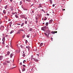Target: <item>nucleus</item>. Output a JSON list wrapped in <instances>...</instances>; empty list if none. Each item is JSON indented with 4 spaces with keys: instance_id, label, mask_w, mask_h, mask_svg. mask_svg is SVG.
<instances>
[{
    "instance_id": "obj_42",
    "label": "nucleus",
    "mask_w": 73,
    "mask_h": 73,
    "mask_svg": "<svg viewBox=\"0 0 73 73\" xmlns=\"http://www.w3.org/2000/svg\"><path fill=\"white\" fill-rule=\"evenodd\" d=\"M9 24H10L11 25H12V22H10Z\"/></svg>"
},
{
    "instance_id": "obj_44",
    "label": "nucleus",
    "mask_w": 73,
    "mask_h": 73,
    "mask_svg": "<svg viewBox=\"0 0 73 73\" xmlns=\"http://www.w3.org/2000/svg\"><path fill=\"white\" fill-rule=\"evenodd\" d=\"M20 65H22V62H21V63H20Z\"/></svg>"
},
{
    "instance_id": "obj_10",
    "label": "nucleus",
    "mask_w": 73,
    "mask_h": 73,
    "mask_svg": "<svg viewBox=\"0 0 73 73\" xmlns=\"http://www.w3.org/2000/svg\"><path fill=\"white\" fill-rule=\"evenodd\" d=\"M21 18H23L25 17V16L24 15H21Z\"/></svg>"
},
{
    "instance_id": "obj_3",
    "label": "nucleus",
    "mask_w": 73,
    "mask_h": 73,
    "mask_svg": "<svg viewBox=\"0 0 73 73\" xmlns=\"http://www.w3.org/2000/svg\"><path fill=\"white\" fill-rule=\"evenodd\" d=\"M21 31H24V29H20L18 30L19 32H20Z\"/></svg>"
},
{
    "instance_id": "obj_19",
    "label": "nucleus",
    "mask_w": 73,
    "mask_h": 73,
    "mask_svg": "<svg viewBox=\"0 0 73 73\" xmlns=\"http://www.w3.org/2000/svg\"><path fill=\"white\" fill-rule=\"evenodd\" d=\"M22 3V1H20L19 3L20 5H21Z\"/></svg>"
},
{
    "instance_id": "obj_39",
    "label": "nucleus",
    "mask_w": 73,
    "mask_h": 73,
    "mask_svg": "<svg viewBox=\"0 0 73 73\" xmlns=\"http://www.w3.org/2000/svg\"><path fill=\"white\" fill-rule=\"evenodd\" d=\"M23 2L25 3V0H23Z\"/></svg>"
},
{
    "instance_id": "obj_36",
    "label": "nucleus",
    "mask_w": 73,
    "mask_h": 73,
    "mask_svg": "<svg viewBox=\"0 0 73 73\" xmlns=\"http://www.w3.org/2000/svg\"><path fill=\"white\" fill-rule=\"evenodd\" d=\"M17 25H21V24H20V23H17Z\"/></svg>"
},
{
    "instance_id": "obj_35",
    "label": "nucleus",
    "mask_w": 73,
    "mask_h": 73,
    "mask_svg": "<svg viewBox=\"0 0 73 73\" xmlns=\"http://www.w3.org/2000/svg\"><path fill=\"white\" fill-rule=\"evenodd\" d=\"M12 14H13V15H15V13H14V12H13V13H12Z\"/></svg>"
},
{
    "instance_id": "obj_53",
    "label": "nucleus",
    "mask_w": 73,
    "mask_h": 73,
    "mask_svg": "<svg viewBox=\"0 0 73 73\" xmlns=\"http://www.w3.org/2000/svg\"><path fill=\"white\" fill-rule=\"evenodd\" d=\"M10 1L11 2H12L13 1V0H10Z\"/></svg>"
},
{
    "instance_id": "obj_57",
    "label": "nucleus",
    "mask_w": 73,
    "mask_h": 73,
    "mask_svg": "<svg viewBox=\"0 0 73 73\" xmlns=\"http://www.w3.org/2000/svg\"><path fill=\"white\" fill-rule=\"evenodd\" d=\"M32 12H33V13H34V11H32Z\"/></svg>"
},
{
    "instance_id": "obj_51",
    "label": "nucleus",
    "mask_w": 73,
    "mask_h": 73,
    "mask_svg": "<svg viewBox=\"0 0 73 73\" xmlns=\"http://www.w3.org/2000/svg\"><path fill=\"white\" fill-rule=\"evenodd\" d=\"M55 6V5H52L53 7H54Z\"/></svg>"
},
{
    "instance_id": "obj_60",
    "label": "nucleus",
    "mask_w": 73,
    "mask_h": 73,
    "mask_svg": "<svg viewBox=\"0 0 73 73\" xmlns=\"http://www.w3.org/2000/svg\"><path fill=\"white\" fill-rule=\"evenodd\" d=\"M17 47H19V46H18V44H17Z\"/></svg>"
},
{
    "instance_id": "obj_63",
    "label": "nucleus",
    "mask_w": 73,
    "mask_h": 73,
    "mask_svg": "<svg viewBox=\"0 0 73 73\" xmlns=\"http://www.w3.org/2000/svg\"><path fill=\"white\" fill-rule=\"evenodd\" d=\"M1 65V63H0V66Z\"/></svg>"
},
{
    "instance_id": "obj_15",
    "label": "nucleus",
    "mask_w": 73,
    "mask_h": 73,
    "mask_svg": "<svg viewBox=\"0 0 73 73\" xmlns=\"http://www.w3.org/2000/svg\"><path fill=\"white\" fill-rule=\"evenodd\" d=\"M34 60H35V61H36V62H38V60H37V59H36L35 58H34Z\"/></svg>"
},
{
    "instance_id": "obj_27",
    "label": "nucleus",
    "mask_w": 73,
    "mask_h": 73,
    "mask_svg": "<svg viewBox=\"0 0 73 73\" xmlns=\"http://www.w3.org/2000/svg\"><path fill=\"white\" fill-rule=\"evenodd\" d=\"M8 6L7 5H6V6H5V9H7V7Z\"/></svg>"
},
{
    "instance_id": "obj_12",
    "label": "nucleus",
    "mask_w": 73,
    "mask_h": 73,
    "mask_svg": "<svg viewBox=\"0 0 73 73\" xmlns=\"http://www.w3.org/2000/svg\"><path fill=\"white\" fill-rule=\"evenodd\" d=\"M26 48L28 49V50L29 51V48H30V47L28 46L26 47Z\"/></svg>"
},
{
    "instance_id": "obj_22",
    "label": "nucleus",
    "mask_w": 73,
    "mask_h": 73,
    "mask_svg": "<svg viewBox=\"0 0 73 73\" xmlns=\"http://www.w3.org/2000/svg\"><path fill=\"white\" fill-rule=\"evenodd\" d=\"M10 52H9V51H8L7 52V54H8L9 55V54H10Z\"/></svg>"
},
{
    "instance_id": "obj_29",
    "label": "nucleus",
    "mask_w": 73,
    "mask_h": 73,
    "mask_svg": "<svg viewBox=\"0 0 73 73\" xmlns=\"http://www.w3.org/2000/svg\"><path fill=\"white\" fill-rule=\"evenodd\" d=\"M33 55H32V56H31V59L32 60L33 59Z\"/></svg>"
},
{
    "instance_id": "obj_46",
    "label": "nucleus",
    "mask_w": 73,
    "mask_h": 73,
    "mask_svg": "<svg viewBox=\"0 0 73 73\" xmlns=\"http://www.w3.org/2000/svg\"><path fill=\"white\" fill-rule=\"evenodd\" d=\"M51 38V40L52 41L53 38L52 37Z\"/></svg>"
},
{
    "instance_id": "obj_41",
    "label": "nucleus",
    "mask_w": 73,
    "mask_h": 73,
    "mask_svg": "<svg viewBox=\"0 0 73 73\" xmlns=\"http://www.w3.org/2000/svg\"><path fill=\"white\" fill-rule=\"evenodd\" d=\"M44 20V21L46 20H47V19L46 18H45Z\"/></svg>"
},
{
    "instance_id": "obj_21",
    "label": "nucleus",
    "mask_w": 73,
    "mask_h": 73,
    "mask_svg": "<svg viewBox=\"0 0 73 73\" xmlns=\"http://www.w3.org/2000/svg\"><path fill=\"white\" fill-rule=\"evenodd\" d=\"M50 4H52V0H50Z\"/></svg>"
},
{
    "instance_id": "obj_9",
    "label": "nucleus",
    "mask_w": 73,
    "mask_h": 73,
    "mask_svg": "<svg viewBox=\"0 0 73 73\" xmlns=\"http://www.w3.org/2000/svg\"><path fill=\"white\" fill-rule=\"evenodd\" d=\"M52 21H53V20L52 19H51L50 21H49V24H50V23H52Z\"/></svg>"
},
{
    "instance_id": "obj_45",
    "label": "nucleus",
    "mask_w": 73,
    "mask_h": 73,
    "mask_svg": "<svg viewBox=\"0 0 73 73\" xmlns=\"http://www.w3.org/2000/svg\"><path fill=\"white\" fill-rule=\"evenodd\" d=\"M46 15H48V16H49L50 15H49V14L47 13V14H46Z\"/></svg>"
},
{
    "instance_id": "obj_16",
    "label": "nucleus",
    "mask_w": 73,
    "mask_h": 73,
    "mask_svg": "<svg viewBox=\"0 0 73 73\" xmlns=\"http://www.w3.org/2000/svg\"><path fill=\"white\" fill-rule=\"evenodd\" d=\"M24 23H22L21 24V27H22L23 26H24Z\"/></svg>"
},
{
    "instance_id": "obj_54",
    "label": "nucleus",
    "mask_w": 73,
    "mask_h": 73,
    "mask_svg": "<svg viewBox=\"0 0 73 73\" xmlns=\"http://www.w3.org/2000/svg\"><path fill=\"white\" fill-rule=\"evenodd\" d=\"M8 36V35H6L5 36V37H7Z\"/></svg>"
},
{
    "instance_id": "obj_43",
    "label": "nucleus",
    "mask_w": 73,
    "mask_h": 73,
    "mask_svg": "<svg viewBox=\"0 0 73 73\" xmlns=\"http://www.w3.org/2000/svg\"><path fill=\"white\" fill-rule=\"evenodd\" d=\"M25 20H27V17H25Z\"/></svg>"
},
{
    "instance_id": "obj_13",
    "label": "nucleus",
    "mask_w": 73,
    "mask_h": 73,
    "mask_svg": "<svg viewBox=\"0 0 73 73\" xmlns=\"http://www.w3.org/2000/svg\"><path fill=\"white\" fill-rule=\"evenodd\" d=\"M14 54L13 53H12L11 54V55H10V57L11 58L12 57V56H13Z\"/></svg>"
},
{
    "instance_id": "obj_49",
    "label": "nucleus",
    "mask_w": 73,
    "mask_h": 73,
    "mask_svg": "<svg viewBox=\"0 0 73 73\" xmlns=\"http://www.w3.org/2000/svg\"><path fill=\"white\" fill-rule=\"evenodd\" d=\"M55 33H57V31H54Z\"/></svg>"
},
{
    "instance_id": "obj_40",
    "label": "nucleus",
    "mask_w": 73,
    "mask_h": 73,
    "mask_svg": "<svg viewBox=\"0 0 73 73\" xmlns=\"http://www.w3.org/2000/svg\"><path fill=\"white\" fill-rule=\"evenodd\" d=\"M25 42H26V43H27V40H25Z\"/></svg>"
},
{
    "instance_id": "obj_6",
    "label": "nucleus",
    "mask_w": 73,
    "mask_h": 73,
    "mask_svg": "<svg viewBox=\"0 0 73 73\" xmlns=\"http://www.w3.org/2000/svg\"><path fill=\"white\" fill-rule=\"evenodd\" d=\"M3 58V56H0V60H1Z\"/></svg>"
},
{
    "instance_id": "obj_7",
    "label": "nucleus",
    "mask_w": 73,
    "mask_h": 73,
    "mask_svg": "<svg viewBox=\"0 0 73 73\" xmlns=\"http://www.w3.org/2000/svg\"><path fill=\"white\" fill-rule=\"evenodd\" d=\"M6 13H7L6 11L5 10H4L3 11V13L4 14H6Z\"/></svg>"
},
{
    "instance_id": "obj_56",
    "label": "nucleus",
    "mask_w": 73,
    "mask_h": 73,
    "mask_svg": "<svg viewBox=\"0 0 73 73\" xmlns=\"http://www.w3.org/2000/svg\"><path fill=\"white\" fill-rule=\"evenodd\" d=\"M20 46L21 47V48H22L23 46H22V45H21V46Z\"/></svg>"
},
{
    "instance_id": "obj_11",
    "label": "nucleus",
    "mask_w": 73,
    "mask_h": 73,
    "mask_svg": "<svg viewBox=\"0 0 73 73\" xmlns=\"http://www.w3.org/2000/svg\"><path fill=\"white\" fill-rule=\"evenodd\" d=\"M14 30H13L12 31H11V32H10V34H11L12 33H14Z\"/></svg>"
},
{
    "instance_id": "obj_64",
    "label": "nucleus",
    "mask_w": 73,
    "mask_h": 73,
    "mask_svg": "<svg viewBox=\"0 0 73 73\" xmlns=\"http://www.w3.org/2000/svg\"><path fill=\"white\" fill-rule=\"evenodd\" d=\"M0 21H1V19H0Z\"/></svg>"
},
{
    "instance_id": "obj_61",
    "label": "nucleus",
    "mask_w": 73,
    "mask_h": 73,
    "mask_svg": "<svg viewBox=\"0 0 73 73\" xmlns=\"http://www.w3.org/2000/svg\"><path fill=\"white\" fill-rule=\"evenodd\" d=\"M63 11H65V9H63Z\"/></svg>"
},
{
    "instance_id": "obj_58",
    "label": "nucleus",
    "mask_w": 73,
    "mask_h": 73,
    "mask_svg": "<svg viewBox=\"0 0 73 73\" xmlns=\"http://www.w3.org/2000/svg\"><path fill=\"white\" fill-rule=\"evenodd\" d=\"M11 21V19H9V20H8V21Z\"/></svg>"
},
{
    "instance_id": "obj_23",
    "label": "nucleus",
    "mask_w": 73,
    "mask_h": 73,
    "mask_svg": "<svg viewBox=\"0 0 73 73\" xmlns=\"http://www.w3.org/2000/svg\"><path fill=\"white\" fill-rule=\"evenodd\" d=\"M48 23H46V26H48Z\"/></svg>"
},
{
    "instance_id": "obj_34",
    "label": "nucleus",
    "mask_w": 73,
    "mask_h": 73,
    "mask_svg": "<svg viewBox=\"0 0 73 73\" xmlns=\"http://www.w3.org/2000/svg\"><path fill=\"white\" fill-rule=\"evenodd\" d=\"M36 20H37L38 19V17L37 16H36Z\"/></svg>"
},
{
    "instance_id": "obj_17",
    "label": "nucleus",
    "mask_w": 73,
    "mask_h": 73,
    "mask_svg": "<svg viewBox=\"0 0 73 73\" xmlns=\"http://www.w3.org/2000/svg\"><path fill=\"white\" fill-rule=\"evenodd\" d=\"M51 33L52 34H54L55 33V31H52L51 32Z\"/></svg>"
},
{
    "instance_id": "obj_33",
    "label": "nucleus",
    "mask_w": 73,
    "mask_h": 73,
    "mask_svg": "<svg viewBox=\"0 0 73 73\" xmlns=\"http://www.w3.org/2000/svg\"><path fill=\"white\" fill-rule=\"evenodd\" d=\"M26 62L25 60H24L23 61V63L24 64H25V62Z\"/></svg>"
},
{
    "instance_id": "obj_55",
    "label": "nucleus",
    "mask_w": 73,
    "mask_h": 73,
    "mask_svg": "<svg viewBox=\"0 0 73 73\" xmlns=\"http://www.w3.org/2000/svg\"><path fill=\"white\" fill-rule=\"evenodd\" d=\"M4 42H2V43L3 44H4Z\"/></svg>"
},
{
    "instance_id": "obj_52",
    "label": "nucleus",
    "mask_w": 73,
    "mask_h": 73,
    "mask_svg": "<svg viewBox=\"0 0 73 73\" xmlns=\"http://www.w3.org/2000/svg\"><path fill=\"white\" fill-rule=\"evenodd\" d=\"M41 10H42V11L44 12V10L43 9H42Z\"/></svg>"
},
{
    "instance_id": "obj_28",
    "label": "nucleus",
    "mask_w": 73,
    "mask_h": 73,
    "mask_svg": "<svg viewBox=\"0 0 73 73\" xmlns=\"http://www.w3.org/2000/svg\"><path fill=\"white\" fill-rule=\"evenodd\" d=\"M7 62L8 63H10V62L9 61H7Z\"/></svg>"
},
{
    "instance_id": "obj_30",
    "label": "nucleus",
    "mask_w": 73,
    "mask_h": 73,
    "mask_svg": "<svg viewBox=\"0 0 73 73\" xmlns=\"http://www.w3.org/2000/svg\"><path fill=\"white\" fill-rule=\"evenodd\" d=\"M25 24H27V21H26L25 22Z\"/></svg>"
},
{
    "instance_id": "obj_32",
    "label": "nucleus",
    "mask_w": 73,
    "mask_h": 73,
    "mask_svg": "<svg viewBox=\"0 0 73 73\" xmlns=\"http://www.w3.org/2000/svg\"><path fill=\"white\" fill-rule=\"evenodd\" d=\"M17 34H20V32L19 31L17 33Z\"/></svg>"
},
{
    "instance_id": "obj_47",
    "label": "nucleus",
    "mask_w": 73,
    "mask_h": 73,
    "mask_svg": "<svg viewBox=\"0 0 73 73\" xmlns=\"http://www.w3.org/2000/svg\"><path fill=\"white\" fill-rule=\"evenodd\" d=\"M23 66L24 67H25V65H23Z\"/></svg>"
},
{
    "instance_id": "obj_31",
    "label": "nucleus",
    "mask_w": 73,
    "mask_h": 73,
    "mask_svg": "<svg viewBox=\"0 0 73 73\" xmlns=\"http://www.w3.org/2000/svg\"><path fill=\"white\" fill-rule=\"evenodd\" d=\"M15 17H16V18H18V16H17V15H15Z\"/></svg>"
},
{
    "instance_id": "obj_37",
    "label": "nucleus",
    "mask_w": 73,
    "mask_h": 73,
    "mask_svg": "<svg viewBox=\"0 0 73 73\" xmlns=\"http://www.w3.org/2000/svg\"><path fill=\"white\" fill-rule=\"evenodd\" d=\"M27 38H28L29 37V35H27Z\"/></svg>"
},
{
    "instance_id": "obj_59",
    "label": "nucleus",
    "mask_w": 73,
    "mask_h": 73,
    "mask_svg": "<svg viewBox=\"0 0 73 73\" xmlns=\"http://www.w3.org/2000/svg\"><path fill=\"white\" fill-rule=\"evenodd\" d=\"M37 55H38H38H39L38 54H37Z\"/></svg>"
},
{
    "instance_id": "obj_25",
    "label": "nucleus",
    "mask_w": 73,
    "mask_h": 73,
    "mask_svg": "<svg viewBox=\"0 0 73 73\" xmlns=\"http://www.w3.org/2000/svg\"><path fill=\"white\" fill-rule=\"evenodd\" d=\"M32 30H33V29L32 28H31L30 29V30H29L30 31H32Z\"/></svg>"
},
{
    "instance_id": "obj_48",
    "label": "nucleus",
    "mask_w": 73,
    "mask_h": 73,
    "mask_svg": "<svg viewBox=\"0 0 73 73\" xmlns=\"http://www.w3.org/2000/svg\"><path fill=\"white\" fill-rule=\"evenodd\" d=\"M41 5H40V6H38V8H40V7H41Z\"/></svg>"
},
{
    "instance_id": "obj_5",
    "label": "nucleus",
    "mask_w": 73,
    "mask_h": 73,
    "mask_svg": "<svg viewBox=\"0 0 73 73\" xmlns=\"http://www.w3.org/2000/svg\"><path fill=\"white\" fill-rule=\"evenodd\" d=\"M47 34H48L49 35L50 33V31H47Z\"/></svg>"
},
{
    "instance_id": "obj_50",
    "label": "nucleus",
    "mask_w": 73,
    "mask_h": 73,
    "mask_svg": "<svg viewBox=\"0 0 73 73\" xmlns=\"http://www.w3.org/2000/svg\"><path fill=\"white\" fill-rule=\"evenodd\" d=\"M2 23V22L1 21H0V25L1 24V23Z\"/></svg>"
},
{
    "instance_id": "obj_2",
    "label": "nucleus",
    "mask_w": 73,
    "mask_h": 73,
    "mask_svg": "<svg viewBox=\"0 0 73 73\" xmlns=\"http://www.w3.org/2000/svg\"><path fill=\"white\" fill-rule=\"evenodd\" d=\"M44 35L46 36L47 37H48V36L49 35V34H48L47 33H44Z\"/></svg>"
},
{
    "instance_id": "obj_8",
    "label": "nucleus",
    "mask_w": 73,
    "mask_h": 73,
    "mask_svg": "<svg viewBox=\"0 0 73 73\" xmlns=\"http://www.w3.org/2000/svg\"><path fill=\"white\" fill-rule=\"evenodd\" d=\"M4 28V26H2L0 28V29H3Z\"/></svg>"
},
{
    "instance_id": "obj_38",
    "label": "nucleus",
    "mask_w": 73,
    "mask_h": 73,
    "mask_svg": "<svg viewBox=\"0 0 73 73\" xmlns=\"http://www.w3.org/2000/svg\"><path fill=\"white\" fill-rule=\"evenodd\" d=\"M3 65H6V63H3Z\"/></svg>"
},
{
    "instance_id": "obj_4",
    "label": "nucleus",
    "mask_w": 73,
    "mask_h": 73,
    "mask_svg": "<svg viewBox=\"0 0 73 73\" xmlns=\"http://www.w3.org/2000/svg\"><path fill=\"white\" fill-rule=\"evenodd\" d=\"M2 41L3 42H4L5 41V38L4 36L3 37V38L2 39Z\"/></svg>"
},
{
    "instance_id": "obj_1",
    "label": "nucleus",
    "mask_w": 73,
    "mask_h": 73,
    "mask_svg": "<svg viewBox=\"0 0 73 73\" xmlns=\"http://www.w3.org/2000/svg\"><path fill=\"white\" fill-rule=\"evenodd\" d=\"M46 27H44L41 28V30L43 31H45L46 29Z\"/></svg>"
},
{
    "instance_id": "obj_18",
    "label": "nucleus",
    "mask_w": 73,
    "mask_h": 73,
    "mask_svg": "<svg viewBox=\"0 0 73 73\" xmlns=\"http://www.w3.org/2000/svg\"><path fill=\"white\" fill-rule=\"evenodd\" d=\"M24 52H25L24 51H23V56H24V57H25V54H24Z\"/></svg>"
},
{
    "instance_id": "obj_14",
    "label": "nucleus",
    "mask_w": 73,
    "mask_h": 73,
    "mask_svg": "<svg viewBox=\"0 0 73 73\" xmlns=\"http://www.w3.org/2000/svg\"><path fill=\"white\" fill-rule=\"evenodd\" d=\"M25 70V68H23V69H22V71L24 72Z\"/></svg>"
},
{
    "instance_id": "obj_20",
    "label": "nucleus",
    "mask_w": 73,
    "mask_h": 73,
    "mask_svg": "<svg viewBox=\"0 0 73 73\" xmlns=\"http://www.w3.org/2000/svg\"><path fill=\"white\" fill-rule=\"evenodd\" d=\"M43 45V43H40V46H42Z\"/></svg>"
},
{
    "instance_id": "obj_24",
    "label": "nucleus",
    "mask_w": 73,
    "mask_h": 73,
    "mask_svg": "<svg viewBox=\"0 0 73 73\" xmlns=\"http://www.w3.org/2000/svg\"><path fill=\"white\" fill-rule=\"evenodd\" d=\"M4 18H5L6 19H7L8 17H7V16H5L4 17Z\"/></svg>"
},
{
    "instance_id": "obj_62",
    "label": "nucleus",
    "mask_w": 73,
    "mask_h": 73,
    "mask_svg": "<svg viewBox=\"0 0 73 73\" xmlns=\"http://www.w3.org/2000/svg\"><path fill=\"white\" fill-rule=\"evenodd\" d=\"M42 24H43V25H44V23H42Z\"/></svg>"
},
{
    "instance_id": "obj_26",
    "label": "nucleus",
    "mask_w": 73,
    "mask_h": 73,
    "mask_svg": "<svg viewBox=\"0 0 73 73\" xmlns=\"http://www.w3.org/2000/svg\"><path fill=\"white\" fill-rule=\"evenodd\" d=\"M26 1L28 2H30L31 1H30V0H26Z\"/></svg>"
}]
</instances>
